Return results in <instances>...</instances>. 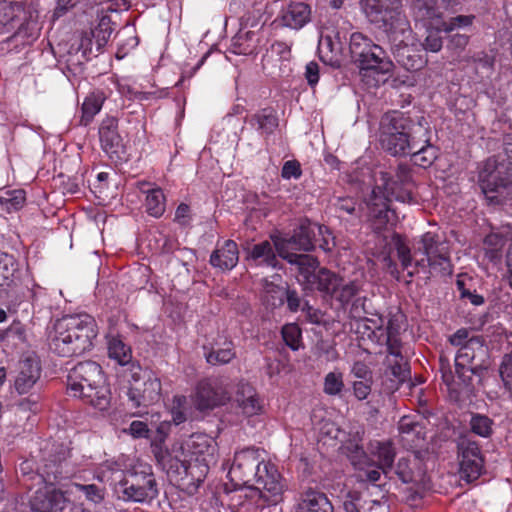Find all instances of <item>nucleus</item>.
Returning a JSON list of instances; mask_svg holds the SVG:
<instances>
[{
  "instance_id": "obj_55",
  "label": "nucleus",
  "mask_w": 512,
  "mask_h": 512,
  "mask_svg": "<svg viewBox=\"0 0 512 512\" xmlns=\"http://www.w3.org/2000/svg\"><path fill=\"white\" fill-rule=\"evenodd\" d=\"M395 358V356H393ZM400 360H395V363L392 364V361L388 359V362L392 365L391 367V373L392 375L397 378L399 381H404V379L407 377L408 369L406 366V363L403 361V358L401 357V354L398 356ZM397 359V357H396Z\"/></svg>"
},
{
  "instance_id": "obj_30",
  "label": "nucleus",
  "mask_w": 512,
  "mask_h": 512,
  "mask_svg": "<svg viewBox=\"0 0 512 512\" xmlns=\"http://www.w3.org/2000/svg\"><path fill=\"white\" fill-rule=\"evenodd\" d=\"M301 512H333V506L327 496L318 491H306L299 503Z\"/></svg>"
},
{
  "instance_id": "obj_44",
  "label": "nucleus",
  "mask_w": 512,
  "mask_h": 512,
  "mask_svg": "<svg viewBox=\"0 0 512 512\" xmlns=\"http://www.w3.org/2000/svg\"><path fill=\"white\" fill-rule=\"evenodd\" d=\"M253 33L252 32H245L238 34L232 43V50L235 54H251L254 49L255 45L252 41Z\"/></svg>"
},
{
  "instance_id": "obj_13",
  "label": "nucleus",
  "mask_w": 512,
  "mask_h": 512,
  "mask_svg": "<svg viewBox=\"0 0 512 512\" xmlns=\"http://www.w3.org/2000/svg\"><path fill=\"white\" fill-rule=\"evenodd\" d=\"M479 183L484 193H501L508 189L512 194V147L505 155L486 160L479 171Z\"/></svg>"
},
{
  "instance_id": "obj_53",
  "label": "nucleus",
  "mask_w": 512,
  "mask_h": 512,
  "mask_svg": "<svg viewBox=\"0 0 512 512\" xmlns=\"http://www.w3.org/2000/svg\"><path fill=\"white\" fill-rule=\"evenodd\" d=\"M351 375L356 380H373L372 371L365 363L361 361H357L352 365Z\"/></svg>"
},
{
  "instance_id": "obj_42",
  "label": "nucleus",
  "mask_w": 512,
  "mask_h": 512,
  "mask_svg": "<svg viewBox=\"0 0 512 512\" xmlns=\"http://www.w3.org/2000/svg\"><path fill=\"white\" fill-rule=\"evenodd\" d=\"M344 388L343 375L341 372H329L324 378L323 391L330 396L338 395Z\"/></svg>"
},
{
  "instance_id": "obj_31",
  "label": "nucleus",
  "mask_w": 512,
  "mask_h": 512,
  "mask_svg": "<svg viewBox=\"0 0 512 512\" xmlns=\"http://www.w3.org/2000/svg\"><path fill=\"white\" fill-rule=\"evenodd\" d=\"M372 455L377 459V465L381 471L386 473L393 464L395 452L390 443L376 442L372 445Z\"/></svg>"
},
{
  "instance_id": "obj_56",
  "label": "nucleus",
  "mask_w": 512,
  "mask_h": 512,
  "mask_svg": "<svg viewBox=\"0 0 512 512\" xmlns=\"http://www.w3.org/2000/svg\"><path fill=\"white\" fill-rule=\"evenodd\" d=\"M124 432L130 434L134 438H145L148 436L149 429L142 421H133L128 429Z\"/></svg>"
},
{
  "instance_id": "obj_46",
  "label": "nucleus",
  "mask_w": 512,
  "mask_h": 512,
  "mask_svg": "<svg viewBox=\"0 0 512 512\" xmlns=\"http://www.w3.org/2000/svg\"><path fill=\"white\" fill-rule=\"evenodd\" d=\"M282 337L286 345L292 350H298L301 346V330L296 324H286L282 328Z\"/></svg>"
},
{
  "instance_id": "obj_18",
  "label": "nucleus",
  "mask_w": 512,
  "mask_h": 512,
  "mask_svg": "<svg viewBox=\"0 0 512 512\" xmlns=\"http://www.w3.org/2000/svg\"><path fill=\"white\" fill-rule=\"evenodd\" d=\"M99 139L103 151L108 157L115 161H123L126 158V151L123 140L118 133V121L114 117H106L99 127Z\"/></svg>"
},
{
  "instance_id": "obj_7",
  "label": "nucleus",
  "mask_w": 512,
  "mask_h": 512,
  "mask_svg": "<svg viewBox=\"0 0 512 512\" xmlns=\"http://www.w3.org/2000/svg\"><path fill=\"white\" fill-rule=\"evenodd\" d=\"M116 491L126 501H152L158 495L152 467L148 463L133 457V460L127 463L126 474Z\"/></svg>"
},
{
  "instance_id": "obj_4",
  "label": "nucleus",
  "mask_w": 512,
  "mask_h": 512,
  "mask_svg": "<svg viewBox=\"0 0 512 512\" xmlns=\"http://www.w3.org/2000/svg\"><path fill=\"white\" fill-rule=\"evenodd\" d=\"M216 450L217 443L212 437L196 433L191 435L185 443H175L171 451H155V455L164 464H170V467L178 468L179 464L191 475H194V466L198 465L200 475L204 476L208 472L210 464L216 461Z\"/></svg>"
},
{
  "instance_id": "obj_22",
  "label": "nucleus",
  "mask_w": 512,
  "mask_h": 512,
  "mask_svg": "<svg viewBox=\"0 0 512 512\" xmlns=\"http://www.w3.org/2000/svg\"><path fill=\"white\" fill-rule=\"evenodd\" d=\"M277 20L283 27L299 30L310 22L311 8L303 2H292L280 11Z\"/></svg>"
},
{
  "instance_id": "obj_39",
  "label": "nucleus",
  "mask_w": 512,
  "mask_h": 512,
  "mask_svg": "<svg viewBox=\"0 0 512 512\" xmlns=\"http://www.w3.org/2000/svg\"><path fill=\"white\" fill-rule=\"evenodd\" d=\"M26 200L24 190H9L0 197V204L4 210L11 213L23 207Z\"/></svg>"
},
{
  "instance_id": "obj_60",
  "label": "nucleus",
  "mask_w": 512,
  "mask_h": 512,
  "mask_svg": "<svg viewBox=\"0 0 512 512\" xmlns=\"http://www.w3.org/2000/svg\"><path fill=\"white\" fill-rule=\"evenodd\" d=\"M325 50L330 51L333 54H338L340 47L337 43H333L331 37L322 36L319 40V51L323 53Z\"/></svg>"
},
{
  "instance_id": "obj_49",
  "label": "nucleus",
  "mask_w": 512,
  "mask_h": 512,
  "mask_svg": "<svg viewBox=\"0 0 512 512\" xmlns=\"http://www.w3.org/2000/svg\"><path fill=\"white\" fill-rule=\"evenodd\" d=\"M423 25L427 28L429 31L425 42L422 44L425 50L430 52H438L442 48V38L439 36V32L435 29H431L428 27L427 23L422 22Z\"/></svg>"
},
{
  "instance_id": "obj_59",
  "label": "nucleus",
  "mask_w": 512,
  "mask_h": 512,
  "mask_svg": "<svg viewBox=\"0 0 512 512\" xmlns=\"http://www.w3.org/2000/svg\"><path fill=\"white\" fill-rule=\"evenodd\" d=\"M127 395L133 407L147 406L146 402H144V399L142 398V392L140 387H131Z\"/></svg>"
},
{
  "instance_id": "obj_17",
  "label": "nucleus",
  "mask_w": 512,
  "mask_h": 512,
  "mask_svg": "<svg viewBox=\"0 0 512 512\" xmlns=\"http://www.w3.org/2000/svg\"><path fill=\"white\" fill-rule=\"evenodd\" d=\"M41 364L34 353L22 355L14 371V388L19 395L29 394L41 377Z\"/></svg>"
},
{
  "instance_id": "obj_6",
  "label": "nucleus",
  "mask_w": 512,
  "mask_h": 512,
  "mask_svg": "<svg viewBox=\"0 0 512 512\" xmlns=\"http://www.w3.org/2000/svg\"><path fill=\"white\" fill-rule=\"evenodd\" d=\"M349 48L360 69L362 81L369 87L378 86L392 72L394 65L386 52L362 33L351 35Z\"/></svg>"
},
{
  "instance_id": "obj_40",
  "label": "nucleus",
  "mask_w": 512,
  "mask_h": 512,
  "mask_svg": "<svg viewBox=\"0 0 512 512\" xmlns=\"http://www.w3.org/2000/svg\"><path fill=\"white\" fill-rule=\"evenodd\" d=\"M16 264L13 256L0 251V288L13 282Z\"/></svg>"
},
{
  "instance_id": "obj_48",
  "label": "nucleus",
  "mask_w": 512,
  "mask_h": 512,
  "mask_svg": "<svg viewBox=\"0 0 512 512\" xmlns=\"http://www.w3.org/2000/svg\"><path fill=\"white\" fill-rule=\"evenodd\" d=\"M472 431L482 437H487L491 432V421L486 416L475 415L470 421Z\"/></svg>"
},
{
  "instance_id": "obj_63",
  "label": "nucleus",
  "mask_w": 512,
  "mask_h": 512,
  "mask_svg": "<svg viewBox=\"0 0 512 512\" xmlns=\"http://www.w3.org/2000/svg\"><path fill=\"white\" fill-rule=\"evenodd\" d=\"M469 332L467 329H459L451 337L450 342L454 346H463L468 338Z\"/></svg>"
},
{
  "instance_id": "obj_27",
  "label": "nucleus",
  "mask_w": 512,
  "mask_h": 512,
  "mask_svg": "<svg viewBox=\"0 0 512 512\" xmlns=\"http://www.w3.org/2000/svg\"><path fill=\"white\" fill-rule=\"evenodd\" d=\"M398 428L401 440L410 448L418 447L425 437L424 427L413 416H403Z\"/></svg>"
},
{
  "instance_id": "obj_23",
  "label": "nucleus",
  "mask_w": 512,
  "mask_h": 512,
  "mask_svg": "<svg viewBox=\"0 0 512 512\" xmlns=\"http://www.w3.org/2000/svg\"><path fill=\"white\" fill-rule=\"evenodd\" d=\"M251 490H258V488L246 486L227 495L228 507L231 512H250L253 506L265 507L269 505L264 497L254 495Z\"/></svg>"
},
{
  "instance_id": "obj_5",
  "label": "nucleus",
  "mask_w": 512,
  "mask_h": 512,
  "mask_svg": "<svg viewBox=\"0 0 512 512\" xmlns=\"http://www.w3.org/2000/svg\"><path fill=\"white\" fill-rule=\"evenodd\" d=\"M68 392L81 398L99 411H107L111 405V392L106 385L102 368L92 361L78 363L68 374Z\"/></svg>"
},
{
  "instance_id": "obj_50",
  "label": "nucleus",
  "mask_w": 512,
  "mask_h": 512,
  "mask_svg": "<svg viewBox=\"0 0 512 512\" xmlns=\"http://www.w3.org/2000/svg\"><path fill=\"white\" fill-rule=\"evenodd\" d=\"M372 383L373 380H354L352 383L354 396L360 401L367 399L371 393Z\"/></svg>"
},
{
  "instance_id": "obj_51",
  "label": "nucleus",
  "mask_w": 512,
  "mask_h": 512,
  "mask_svg": "<svg viewBox=\"0 0 512 512\" xmlns=\"http://www.w3.org/2000/svg\"><path fill=\"white\" fill-rule=\"evenodd\" d=\"M302 174L300 163L296 160L286 161L282 167L281 175L284 179H298Z\"/></svg>"
},
{
  "instance_id": "obj_3",
  "label": "nucleus",
  "mask_w": 512,
  "mask_h": 512,
  "mask_svg": "<svg viewBox=\"0 0 512 512\" xmlns=\"http://www.w3.org/2000/svg\"><path fill=\"white\" fill-rule=\"evenodd\" d=\"M96 336V322L91 316H67L56 321L50 336V348L64 357L80 355L92 347Z\"/></svg>"
},
{
  "instance_id": "obj_16",
  "label": "nucleus",
  "mask_w": 512,
  "mask_h": 512,
  "mask_svg": "<svg viewBox=\"0 0 512 512\" xmlns=\"http://www.w3.org/2000/svg\"><path fill=\"white\" fill-rule=\"evenodd\" d=\"M229 399L227 384L220 379H206L198 384L193 401L197 409L209 410L225 404Z\"/></svg>"
},
{
  "instance_id": "obj_37",
  "label": "nucleus",
  "mask_w": 512,
  "mask_h": 512,
  "mask_svg": "<svg viewBox=\"0 0 512 512\" xmlns=\"http://www.w3.org/2000/svg\"><path fill=\"white\" fill-rule=\"evenodd\" d=\"M235 357L232 343L225 341L223 347L216 345L212 350L206 354L207 362L213 365L226 364Z\"/></svg>"
},
{
  "instance_id": "obj_36",
  "label": "nucleus",
  "mask_w": 512,
  "mask_h": 512,
  "mask_svg": "<svg viewBox=\"0 0 512 512\" xmlns=\"http://www.w3.org/2000/svg\"><path fill=\"white\" fill-rule=\"evenodd\" d=\"M253 126H256L262 133H271L277 126V118L272 109H263L253 115L251 119Z\"/></svg>"
},
{
  "instance_id": "obj_43",
  "label": "nucleus",
  "mask_w": 512,
  "mask_h": 512,
  "mask_svg": "<svg viewBox=\"0 0 512 512\" xmlns=\"http://www.w3.org/2000/svg\"><path fill=\"white\" fill-rule=\"evenodd\" d=\"M142 398L147 405L157 401L160 397L161 383L156 377L149 376L143 382Z\"/></svg>"
},
{
  "instance_id": "obj_32",
  "label": "nucleus",
  "mask_w": 512,
  "mask_h": 512,
  "mask_svg": "<svg viewBox=\"0 0 512 512\" xmlns=\"http://www.w3.org/2000/svg\"><path fill=\"white\" fill-rule=\"evenodd\" d=\"M146 210L153 217H160L165 211V196L160 188L144 189Z\"/></svg>"
},
{
  "instance_id": "obj_54",
  "label": "nucleus",
  "mask_w": 512,
  "mask_h": 512,
  "mask_svg": "<svg viewBox=\"0 0 512 512\" xmlns=\"http://www.w3.org/2000/svg\"><path fill=\"white\" fill-rule=\"evenodd\" d=\"M360 474L359 477L361 479H365L369 482H376L380 479L381 472L380 468L377 466V468H370L369 464L366 463H358Z\"/></svg>"
},
{
  "instance_id": "obj_52",
  "label": "nucleus",
  "mask_w": 512,
  "mask_h": 512,
  "mask_svg": "<svg viewBox=\"0 0 512 512\" xmlns=\"http://www.w3.org/2000/svg\"><path fill=\"white\" fill-rule=\"evenodd\" d=\"M365 298H356L349 310V315L357 321V325L366 317Z\"/></svg>"
},
{
  "instance_id": "obj_41",
  "label": "nucleus",
  "mask_w": 512,
  "mask_h": 512,
  "mask_svg": "<svg viewBox=\"0 0 512 512\" xmlns=\"http://www.w3.org/2000/svg\"><path fill=\"white\" fill-rule=\"evenodd\" d=\"M484 246L485 255L488 259L497 262L501 257V250L504 246L503 238L496 233H492L485 238Z\"/></svg>"
},
{
  "instance_id": "obj_8",
  "label": "nucleus",
  "mask_w": 512,
  "mask_h": 512,
  "mask_svg": "<svg viewBox=\"0 0 512 512\" xmlns=\"http://www.w3.org/2000/svg\"><path fill=\"white\" fill-rule=\"evenodd\" d=\"M397 254L404 268H408L414 261L417 267H431L434 270L450 273L451 266L444 244H439L436 236L425 233L421 238V247L414 251L413 257L405 244H398Z\"/></svg>"
},
{
  "instance_id": "obj_2",
  "label": "nucleus",
  "mask_w": 512,
  "mask_h": 512,
  "mask_svg": "<svg viewBox=\"0 0 512 512\" xmlns=\"http://www.w3.org/2000/svg\"><path fill=\"white\" fill-rule=\"evenodd\" d=\"M380 144L393 156L408 155L428 143L429 126L424 117L414 123L402 114L386 115L381 121Z\"/></svg>"
},
{
  "instance_id": "obj_24",
  "label": "nucleus",
  "mask_w": 512,
  "mask_h": 512,
  "mask_svg": "<svg viewBox=\"0 0 512 512\" xmlns=\"http://www.w3.org/2000/svg\"><path fill=\"white\" fill-rule=\"evenodd\" d=\"M396 474L404 483H413L424 486L426 483V470L417 457L400 458L396 467Z\"/></svg>"
},
{
  "instance_id": "obj_12",
  "label": "nucleus",
  "mask_w": 512,
  "mask_h": 512,
  "mask_svg": "<svg viewBox=\"0 0 512 512\" xmlns=\"http://www.w3.org/2000/svg\"><path fill=\"white\" fill-rule=\"evenodd\" d=\"M404 316L400 313L393 315L387 321H385L380 315H372L371 317H365L358 325L357 328H363V334L379 344L386 345L391 356L398 357L400 355V341L398 335L402 329Z\"/></svg>"
},
{
  "instance_id": "obj_26",
  "label": "nucleus",
  "mask_w": 512,
  "mask_h": 512,
  "mask_svg": "<svg viewBox=\"0 0 512 512\" xmlns=\"http://www.w3.org/2000/svg\"><path fill=\"white\" fill-rule=\"evenodd\" d=\"M239 260V251L237 244L232 240H227L221 247H218L210 256V263L213 267L220 270L233 269Z\"/></svg>"
},
{
  "instance_id": "obj_45",
  "label": "nucleus",
  "mask_w": 512,
  "mask_h": 512,
  "mask_svg": "<svg viewBox=\"0 0 512 512\" xmlns=\"http://www.w3.org/2000/svg\"><path fill=\"white\" fill-rule=\"evenodd\" d=\"M359 290L358 284L355 281L344 282L341 279L340 287L335 291L333 296L342 305L348 304L350 300L357 294Z\"/></svg>"
},
{
  "instance_id": "obj_61",
  "label": "nucleus",
  "mask_w": 512,
  "mask_h": 512,
  "mask_svg": "<svg viewBox=\"0 0 512 512\" xmlns=\"http://www.w3.org/2000/svg\"><path fill=\"white\" fill-rule=\"evenodd\" d=\"M362 512H388V509L384 503L370 500L364 503L362 506Z\"/></svg>"
},
{
  "instance_id": "obj_10",
  "label": "nucleus",
  "mask_w": 512,
  "mask_h": 512,
  "mask_svg": "<svg viewBox=\"0 0 512 512\" xmlns=\"http://www.w3.org/2000/svg\"><path fill=\"white\" fill-rule=\"evenodd\" d=\"M328 233V228L317 223L303 224L290 238H274L277 254L300 269V260L303 257H312L308 254H298V251H310L314 247L317 235Z\"/></svg>"
},
{
  "instance_id": "obj_1",
  "label": "nucleus",
  "mask_w": 512,
  "mask_h": 512,
  "mask_svg": "<svg viewBox=\"0 0 512 512\" xmlns=\"http://www.w3.org/2000/svg\"><path fill=\"white\" fill-rule=\"evenodd\" d=\"M228 475L237 483H255L254 487L258 490L251 492L264 497L268 504H277L282 500L284 486L281 477L275 466L265 461V451L262 449L249 447L237 451Z\"/></svg>"
},
{
  "instance_id": "obj_15",
  "label": "nucleus",
  "mask_w": 512,
  "mask_h": 512,
  "mask_svg": "<svg viewBox=\"0 0 512 512\" xmlns=\"http://www.w3.org/2000/svg\"><path fill=\"white\" fill-rule=\"evenodd\" d=\"M413 13L417 22H425L429 28L446 33L470 26L474 20L472 15H459L444 22L434 0H416L413 4Z\"/></svg>"
},
{
  "instance_id": "obj_21",
  "label": "nucleus",
  "mask_w": 512,
  "mask_h": 512,
  "mask_svg": "<svg viewBox=\"0 0 512 512\" xmlns=\"http://www.w3.org/2000/svg\"><path fill=\"white\" fill-rule=\"evenodd\" d=\"M113 30L114 27L110 18L102 17L97 26L81 38L80 49L83 50L85 55L100 53L108 43Z\"/></svg>"
},
{
  "instance_id": "obj_28",
  "label": "nucleus",
  "mask_w": 512,
  "mask_h": 512,
  "mask_svg": "<svg viewBox=\"0 0 512 512\" xmlns=\"http://www.w3.org/2000/svg\"><path fill=\"white\" fill-rule=\"evenodd\" d=\"M235 401L245 416L257 415L262 409L254 388L247 383L238 386Z\"/></svg>"
},
{
  "instance_id": "obj_62",
  "label": "nucleus",
  "mask_w": 512,
  "mask_h": 512,
  "mask_svg": "<svg viewBox=\"0 0 512 512\" xmlns=\"http://www.w3.org/2000/svg\"><path fill=\"white\" fill-rule=\"evenodd\" d=\"M189 213V207L186 204H180L175 212V220L181 225H186L189 221Z\"/></svg>"
},
{
  "instance_id": "obj_14",
  "label": "nucleus",
  "mask_w": 512,
  "mask_h": 512,
  "mask_svg": "<svg viewBox=\"0 0 512 512\" xmlns=\"http://www.w3.org/2000/svg\"><path fill=\"white\" fill-rule=\"evenodd\" d=\"M300 261L297 281L303 289L333 296L340 287L341 278L326 268L319 267V262L314 257H303Z\"/></svg>"
},
{
  "instance_id": "obj_33",
  "label": "nucleus",
  "mask_w": 512,
  "mask_h": 512,
  "mask_svg": "<svg viewBox=\"0 0 512 512\" xmlns=\"http://www.w3.org/2000/svg\"><path fill=\"white\" fill-rule=\"evenodd\" d=\"M65 493L68 496H77L78 494H83L87 500L95 504L100 503L104 499V490L100 489L94 484L82 485L78 483H72L67 487Z\"/></svg>"
},
{
  "instance_id": "obj_38",
  "label": "nucleus",
  "mask_w": 512,
  "mask_h": 512,
  "mask_svg": "<svg viewBox=\"0 0 512 512\" xmlns=\"http://www.w3.org/2000/svg\"><path fill=\"white\" fill-rule=\"evenodd\" d=\"M430 142V140L428 141ZM413 162L421 167L430 166L437 158V149L430 143L421 144L411 153Z\"/></svg>"
},
{
  "instance_id": "obj_25",
  "label": "nucleus",
  "mask_w": 512,
  "mask_h": 512,
  "mask_svg": "<svg viewBox=\"0 0 512 512\" xmlns=\"http://www.w3.org/2000/svg\"><path fill=\"white\" fill-rule=\"evenodd\" d=\"M133 457L122 455L117 460H107L102 463L97 470V478L101 482L118 484L126 474L127 463L132 461Z\"/></svg>"
},
{
  "instance_id": "obj_29",
  "label": "nucleus",
  "mask_w": 512,
  "mask_h": 512,
  "mask_svg": "<svg viewBox=\"0 0 512 512\" xmlns=\"http://www.w3.org/2000/svg\"><path fill=\"white\" fill-rule=\"evenodd\" d=\"M276 237L272 236L271 241L265 240L255 244L248 253V259L255 261L258 265L277 267V249L274 242Z\"/></svg>"
},
{
  "instance_id": "obj_64",
  "label": "nucleus",
  "mask_w": 512,
  "mask_h": 512,
  "mask_svg": "<svg viewBox=\"0 0 512 512\" xmlns=\"http://www.w3.org/2000/svg\"><path fill=\"white\" fill-rule=\"evenodd\" d=\"M321 237V240L317 239L320 242V247L325 251H330L335 246V239L331 235V232L328 230V233H324V235H318Z\"/></svg>"
},
{
  "instance_id": "obj_47",
  "label": "nucleus",
  "mask_w": 512,
  "mask_h": 512,
  "mask_svg": "<svg viewBox=\"0 0 512 512\" xmlns=\"http://www.w3.org/2000/svg\"><path fill=\"white\" fill-rule=\"evenodd\" d=\"M476 344H479L477 339H470L467 341V343L461 346L455 359L456 367L465 368V366L471 362V360L474 358V354L472 352L473 346Z\"/></svg>"
},
{
  "instance_id": "obj_19",
  "label": "nucleus",
  "mask_w": 512,
  "mask_h": 512,
  "mask_svg": "<svg viewBox=\"0 0 512 512\" xmlns=\"http://www.w3.org/2000/svg\"><path fill=\"white\" fill-rule=\"evenodd\" d=\"M67 496L52 484L44 485L32 496L30 506L34 512H60L65 507Z\"/></svg>"
},
{
  "instance_id": "obj_9",
  "label": "nucleus",
  "mask_w": 512,
  "mask_h": 512,
  "mask_svg": "<svg viewBox=\"0 0 512 512\" xmlns=\"http://www.w3.org/2000/svg\"><path fill=\"white\" fill-rule=\"evenodd\" d=\"M412 198L410 192L398 191L397 184L390 179L387 173L381 172L376 187L372 190L367 203L369 215L374 221L375 229L381 230L392 221L394 212L389 208V202L392 199L410 202Z\"/></svg>"
},
{
  "instance_id": "obj_35",
  "label": "nucleus",
  "mask_w": 512,
  "mask_h": 512,
  "mask_svg": "<svg viewBox=\"0 0 512 512\" xmlns=\"http://www.w3.org/2000/svg\"><path fill=\"white\" fill-rule=\"evenodd\" d=\"M104 102L101 93H92L87 96L82 105V122L86 125L99 113Z\"/></svg>"
},
{
  "instance_id": "obj_11",
  "label": "nucleus",
  "mask_w": 512,
  "mask_h": 512,
  "mask_svg": "<svg viewBox=\"0 0 512 512\" xmlns=\"http://www.w3.org/2000/svg\"><path fill=\"white\" fill-rule=\"evenodd\" d=\"M361 7L368 20L386 32L410 34L398 0H361Z\"/></svg>"
},
{
  "instance_id": "obj_58",
  "label": "nucleus",
  "mask_w": 512,
  "mask_h": 512,
  "mask_svg": "<svg viewBox=\"0 0 512 512\" xmlns=\"http://www.w3.org/2000/svg\"><path fill=\"white\" fill-rule=\"evenodd\" d=\"M306 79L309 85L314 86L319 80V65L316 62H309L306 65Z\"/></svg>"
},
{
  "instance_id": "obj_20",
  "label": "nucleus",
  "mask_w": 512,
  "mask_h": 512,
  "mask_svg": "<svg viewBox=\"0 0 512 512\" xmlns=\"http://www.w3.org/2000/svg\"><path fill=\"white\" fill-rule=\"evenodd\" d=\"M459 465L460 475L466 481L476 480L480 476L483 460L475 443L462 441L459 444Z\"/></svg>"
},
{
  "instance_id": "obj_57",
  "label": "nucleus",
  "mask_w": 512,
  "mask_h": 512,
  "mask_svg": "<svg viewBox=\"0 0 512 512\" xmlns=\"http://www.w3.org/2000/svg\"><path fill=\"white\" fill-rule=\"evenodd\" d=\"M469 37L464 34H455L449 39L447 48L455 51H462L468 44Z\"/></svg>"
},
{
  "instance_id": "obj_34",
  "label": "nucleus",
  "mask_w": 512,
  "mask_h": 512,
  "mask_svg": "<svg viewBox=\"0 0 512 512\" xmlns=\"http://www.w3.org/2000/svg\"><path fill=\"white\" fill-rule=\"evenodd\" d=\"M109 357L114 359L120 365H126L131 360V350L124 342L117 338L112 337L108 341Z\"/></svg>"
}]
</instances>
